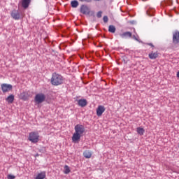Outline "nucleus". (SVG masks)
Segmentation results:
<instances>
[{
  "label": "nucleus",
  "instance_id": "4",
  "mask_svg": "<svg viewBox=\"0 0 179 179\" xmlns=\"http://www.w3.org/2000/svg\"><path fill=\"white\" fill-rule=\"evenodd\" d=\"M34 100L37 104H41V103H44V101H45V94L38 93L35 96Z\"/></svg>",
  "mask_w": 179,
  "mask_h": 179
},
{
  "label": "nucleus",
  "instance_id": "8",
  "mask_svg": "<svg viewBox=\"0 0 179 179\" xmlns=\"http://www.w3.org/2000/svg\"><path fill=\"white\" fill-rule=\"evenodd\" d=\"M105 111H106V108H104V106H99L96 108V115L98 117H101V115H103V113H104Z\"/></svg>",
  "mask_w": 179,
  "mask_h": 179
},
{
  "label": "nucleus",
  "instance_id": "19",
  "mask_svg": "<svg viewBox=\"0 0 179 179\" xmlns=\"http://www.w3.org/2000/svg\"><path fill=\"white\" fill-rule=\"evenodd\" d=\"M115 30H116V29H115V27L114 25H110L108 27V31L110 33H115Z\"/></svg>",
  "mask_w": 179,
  "mask_h": 179
},
{
  "label": "nucleus",
  "instance_id": "3",
  "mask_svg": "<svg viewBox=\"0 0 179 179\" xmlns=\"http://www.w3.org/2000/svg\"><path fill=\"white\" fill-rule=\"evenodd\" d=\"M28 141L31 143H37L40 141V134L37 131H31L29 134Z\"/></svg>",
  "mask_w": 179,
  "mask_h": 179
},
{
  "label": "nucleus",
  "instance_id": "21",
  "mask_svg": "<svg viewBox=\"0 0 179 179\" xmlns=\"http://www.w3.org/2000/svg\"><path fill=\"white\" fill-rule=\"evenodd\" d=\"M103 20L104 23H107L108 22V17L107 15L103 16Z\"/></svg>",
  "mask_w": 179,
  "mask_h": 179
},
{
  "label": "nucleus",
  "instance_id": "11",
  "mask_svg": "<svg viewBox=\"0 0 179 179\" xmlns=\"http://www.w3.org/2000/svg\"><path fill=\"white\" fill-rule=\"evenodd\" d=\"M150 59H156L159 57V53L157 52H152L148 55Z\"/></svg>",
  "mask_w": 179,
  "mask_h": 179
},
{
  "label": "nucleus",
  "instance_id": "2",
  "mask_svg": "<svg viewBox=\"0 0 179 179\" xmlns=\"http://www.w3.org/2000/svg\"><path fill=\"white\" fill-rule=\"evenodd\" d=\"M50 82L53 86H59V85L64 83V78H62V76L57 73H53Z\"/></svg>",
  "mask_w": 179,
  "mask_h": 179
},
{
  "label": "nucleus",
  "instance_id": "1",
  "mask_svg": "<svg viewBox=\"0 0 179 179\" xmlns=\"http://www.w3.org/2000/svg\"><path fill=\"white\" fill-rule=\"evenodd\" d=\"M74 129L75 133L73 134L72 141L74 143H76L78 141H80V136H82L85 132V127L82 124H77Z\"/></svg>",
  "mask_w": 179,
  "mask_h": 179
},
{
  "label": "nucleus",
  "instance_id": "15",
  "mask_svg": "<svg viewBox=\"0 0 179 179\" xmlns=\"http://www.w3.org/2000/svg\"><path fill=\"white\" fill-rule=\"evenodd\" d=\"M87 105V101H86V99L78 100V106H80V107H85V106Z\"/></svg>",
  "mask_w": 179,
  "mask_h": 179
},
{
  "label": "nucleus",
  "instance_id": "7",
  "mask_svg": "<svg viewBox=\"0 0 179 179\" xmlns=\"http://www.w3.org/2000/svg\"><path fill=\"white\" fill-rule=\"evenodd\" d=\"M11 17L15 20H19V19H20V13L17 10H13L11 12Z\"/></svg>",
  "mask_w": 179,
  "mask_h": 179
},
{
  "label": "nucleus",
  "instance_id": "27",
  "mask_svg": "<svg viewBox=\"0 0 179 179\" xmlns=\"http://www.w3.org/2000/svg\"><path fill=\"white\" fill-rule=\"evenodd\" d=\"M177 78H179V71L176 74Z\"/></svg>",
  "mask_w": 179,
  "mask_h": 179
},
{
  "label": "nucleus",
  "instance_id": "10",
  "mask_svg": "<svg viewBox=\"0 0 179 179\" xmlns=\"http://www.w3.org/2000/svg\"><path fill=\"white\" fill-rule=\"evenodd\" d=\"M83 155L85 159H90L93 155V152L89 150H86L83 152Z\"/></svg>",
  "mask_w": 179,
  "mask_h": 179
},
{
  "label": "nucleus",
  "instance_id": "17",
  "mask_svg": "<svg viewBox=\"0 0 179 179\" xmlns=\"http://www.w3.org/2000/svg\"><path fill=\"white\" fill-rule=\"evenodd\" d=\"M136 131H137V133L138 134V135H141V136H142V135H143V134H145V129H143L142 127H137Z\"/></svg>",
  "mask_w": 179,
  "mask_h": 179
},
{
  "label": "nucleus",
  "instance_id": "14",
  "mask_svg": "<svg viewBox=\"0 0 179 179\" xmlns=\"http://www.w3.org/2000/svg\"><path fill=\"white\" fill-rule=\"evenodd\" d=\"M6 100L9 104H12L15 101V96L13 94H10L6 99Z\"/></svg>",
  "mask_w": 179,
  "mask_h": 179
},
{
  "label": "nucleus",
  "instance_id": "24",
  "mask_svg": "<svg viewBox=\"0 0 179 179\" xmlns=\"http://www.w3.org/2000/svg\"><path fill=\"white\" fill-rule=\"evenodd\" d=\"M80 2H92V0H79Z\"/></svg>",
  "mask_w": 179,
  "mask_h": 179
},
{
  "label": "nucleus",
  "instance_id": "6",
  "mask_svg": "<svg viewBox=\"0 0 179 179\" xmlns=\"http://www.w3.org/2000/svg\"><path fill=\"white\" fill-rule=\"evenodd\" d=\"M173 43L179 44V31H175L173 33Z\"/></svg>",
  "mask_w": 179,
  "mask_h": 179
},
{
  "label": "nucleus",
  "instance_id": "26",
  "mask_svg": "<svg viewBox=\"0 0 179 179\" xmlns=\"http://www.w3.org/2000/svg\"><path fill=\"white\" fill-rule=\"evenodd\" d=\"M148 45H150V47H155L152 43H148Z\"/></svg>",
  "mask_w": 179,
  "mask_h": 179
},
{
  "label": "nucleus",
  "instance_id": "28",
  "mask_svg": "<svg viewBox=\"0 0 179 179\" xmlns=\"http://www.w3.org/2000/svg\"><path fill=\"white\" fill-rule=\"evenodd\" d=\"M94 1H103V0H94Z\"/></svg>",
  "mask_w": 179,
  "mask_h": 179
},
{
  "label": "nucleus",
  "instance_id": "16",
  "mask_svg": "<svg viewBox=\"0 0 179 179\" xmlns=\"http://www.w3.org/2000/svg\"><path fill=\"white\" fill-rule=\"evenodd\" d=\"M45 172H41L37 175L35 179H45Z\"/></svg>",
  "mask_w": 179,
  "mask_h": 179
},
{
  "label": "nucleus",
  "instance_id": "9",
  "mask_svg": "<svg viewBox=\"0 0 179 179\" xmlns=\"http://www.w3.org/2000/svg\"><path fill=\"white\" fill-rule=\"evenodd\" d=\"M80 13L83 15H89L90 11L89 10V8L86 6H82L80 8Z\"/></svg>",
  "mask_w": 179,
  "mask_h": 179
},
{
  "label": "nucleus",
  "instance_id": "25",
  "mask_svg": "<svg viewBox=\"0 0 179 179\" xmlns=\"http://www.w3.org/2000/svg\"><path fill=\"white\" fill-rule=\"evenodd\" d=\"M133 38H134V40H136V41H138V38H136V36H135V35L133 36Z\"/></svg>",
  "mask_w": 179,
  "mask_h": 179
},
{
  "label": "nucleus",
  "instance_id": "12",
  "mask_svg": "<svg viewBox=\"0 0 179 179\" xmlns=\"http://www.w3.org/2000/svg\"><path fill=\"white\" fill-rule=\"evenodd\" d=\"M30 1L31 0H22V8H24V9H27V8H29V5H30Z\"/></svg>",
  "mask_w": 179,
  "mask_h": 179
},
{
  "label": "nucleus",
  "instance_id": "13",
  "mask_svg": "<svg viewBox=\"0 0 179 179\" xmlns=\"http://www.w3.org/2000/svg\"><path fill=\"white\" fill-rule=\"evenodd\" d=\"M120 37L122 38H127V37H132V33L127 31L123 34H120Z\"/></svg>",
  "mask_w": 179,
  "mask_h": 179
},
{
  "label": "nucleus",
  "instance_id": "23",
  "mask_svg": "<svg viewBox=\"0 0 179 179\" xmlns=\"http://www.w3.org/2000/svg\"><path fill=\"white\" fill-rule=\"evenodd\" d=\"M15 177L13 175H8V179H15Z\"/></svg>",
  "mask_w": 179,
  "mask_h": 179
},
{
  "label": "nucleus",
  "instance_id": "18",
  "mask_svg": "<svg viewBox=\"0 0 179 179\" xmlns=\"http://www.w3.org/2000/svg\"><path fill=\"white\" fill-rule=\"evenodd\" d=\"M71 8H78L79 6V2L76 0H73L71 2Z\"/></svg>",
  "mask_w": 179,
  "mask_h": 179
},
{
  "label": "nucleus",
  "instance_id": "20",
  "mask_svg": "<svg viewBox=\"0 0 179 179\" xmlns=\"http://www.w3.org/2000/svg\"><path fill=\"white\" fill-rule=\"evenodd\" d=\"M64 174H69L71 173V169H69V166L68 165H66L64 166Z\"/></svg>",
  "mask_w": 179,
  "mask_h": 179
},
{
  "label": "nucleus",
  "instance_id": "5",
  "mask_svg": "<svg viewBox=\"0 0 179 179\" xmlns=\"http://www.w3.org/2000/svg\"><path fill=\"white\" fill-rule=\"evenodd\" d=\"M1 90L3 93H8V92H10L12 89H13V87L12 85L3 83L1 85Z\"/></svg>",
  "mask_w": 179,
  "mask_h": 179
},
{
  "label": "nucleus",
  "instance_id": "22",
  "mask_svg": "<svg viewBox=\"0 0 179 179\" xmlns=\"http://www.w3.org/2000/svg\"><path fill=\"white\" fill-rule=\"evenodd\" d=\"M103 14V12L99 11L96 14L97 17H101V15Z\"/></svg>",
  "mask_w": 179,
  "mask_h": 179
}]
</instances>
